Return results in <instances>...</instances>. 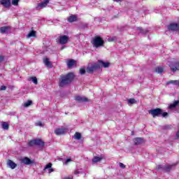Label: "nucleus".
I'll list each match as a JSON object with an SVG mask.
<instances>
[{
  "label": "nucleus",
  "mask_w": 179,
  "mask_h": 179,
  "mask_svg": "<svg viewBox=\"0 0 179 179\" xmlns=\"http://www.w3.org/2000/svg\"><path fill=\"white\" fill-rule=\"evenodd\" d=\"M74 77L75 76L72 73H69L65 76H61L60 79L59 80V87H65V86H68V85H69L73 80Z\"/></svg>",
  "instance_id": "1"
},
{
  "label": "nucleus",
  "mask_w": 179,
  "mask_h": 179,
  "mask_svg": "<svg viewBox=\"0 0 179 179\" xmlns=\"http://www.w3.org/2000/svg\"><path fill=\"white\" fill-rule=\"evenodd\" d=\"M148 113L149 114H151V115H152L153 118H156V117H160V115H162L164 117H167V115H169V113L167 112H163V110L159 108L150 110Z\"/></svg>",
  "instance_id": "2"
},
{
  "label": "nucleus",
  "mask_w": 179,
  "mask_h": 179,
  "mask_svg": "<svg viewBox=\"0 0 179 179\" xmlns=\"http://www.w3.org/2000/svg\"><path fill=\"white\" fill-rule=\"evenodd\" d=\"M92 44L95 48H99L104 45V41L103 38H101V37L96 36L92 41Z\"/></svg>",
  "instance_id": "3"
},
{
  "label": "nucleus",
  "mask_w": 179,
  "mask_h": 179,
  "mask_svg": "<svg viewBox=\"0 0 179 179\" xmlns=\"http://www.w3.org/2000/svg\"><path fill=\"white\" fill-rule=\"evenodd\" d=\"M38 146L39 148H44V142L41 139H34L29 142V146Z\"/></svg>",
  "instance_id": "4"
},
{
  "label": "nucleus",
  "mask_w": 179,
  "mask_h": 179,
  "mask_svg": "<svg viewBox=\"0 0 179 179\" xmlns=\"http://www.w3.org/2000/svg\"><path fill=\"white\" fill-rule=\"evenodd\" d=\"M168 65L172 72L179 71V62H169Z\"/></svg>",
  "instance_id": "5"
},
{
  "label": "nucleus",
  "mask_w": 179,
  "mask_h": 179,
  "mask_svg": "<svg viewBox=\"0 0 179 179\" xmlns=\"http://www.w3.org/2000/svg\"><path fill=\"white\" fill-rule=\"evenodd\" d=\"M100 64L97 63H94V64L91 66H88L86 69V72L87 73H93L96 69H100Z\"/></svg>",
  "instance_id": "6"
},
{
  "label": "nucleus",
  "mask_w": 179,
  "mask_h": 179,
  "mask_svg": "<svg viewBox=\"0 0 179 179\" xmlns=\"http://www.w3.org/2000/svg\"><path fill=\"white\" fill-rule=\"evenodd\" d=\"M22 164H26V166H30V164H34V160L30 159L27 157H24L20 159Z\"/></svg>",
  "instance_id": "7"
},
{
  "label": "nucleus",
  "mask_w": 179,
  "mask_h": 179,
  "mask_svg": "<svg viewBox=\"0 0 179 179\" xmlns=\"http://www.w3.org/2000/svg\"><path fill=\"white\" fill-rule=\"evenodd\" d=\"M69 40V36L66 35H62L59 36L58 37V43L59 44H61L62 45H64V44H66Z\"/></svg>",
  "instance_id": "8"
},
{
  "label": "nucleus",
  "mask_w": 179,
  "mask_h": 179,
  "mask_svg": "<svg viewBox=\"0 0 179 179\" xmlns=\"http://www.w3.org/2000/svg\"><path fill=\"white\" fill-rule=\"evenodd\" d=\"M168 30L170 31H178L179 27L177 23H171L168 26Z\"/></svg>",
  "instance_id": "9"
},
{
  "label": "nucleus",
  "mask_w": 179,
  "mask_h": 179,
  "mask_svg": "<svg viewBox=\"0 0 179 179\" xmlns=\"http://www.w3.org/2000/svg\"><path fill=\"white\" fill-rule=\"evenodd\" d=\"M50 3V0H44L43 2L41 3H38V6H36V9L38 10H40V9H44L47 5Z\"/></svg>",
  "instance_id": "10"
},
{
  "label": "nucleus",
  "mask_w": 179,
  "mask_h": 179,
  "mask_svg": "<svg viewBox=\"0 0 179 179\" xmlns=\"http://www.w3.org/2000/svg\"><path fill=\"white\" fill-rule=\"evenodd\" d=\"M75 100L78 103H85L86 101H89V99L82 96H76L75 97Z\"/></svg>",
  "instance_id": "11"
},
{
  "label": "nucleus",
  "mask_w": 179,
  "mask_h": 179,
  "mask_svg": "<svg viewBox=\"0 0 179 179\" xmlns=\"http://www.w3.org/2000/svg\"><path fill=\"white\" fill-rule=\"evenodd\" d=\"M0 4L4 8H10V0H0Z\"/></svg>",
  "instance_id": "12"
},
{
  "label": "nucleus",
  "mask_w": 179,
  "mask_h": 179,
  "mask_svg": "<svg viewBox=\"0 0 179 179\" xmlns=\"http://www.w3.org/2000/svg\"><path fill=\"white\" fill-rule=\"evenodd\" d=\"M96 64L101 66L100 68H108L110 66L109 62H104L103 60H99Z\"/></svg>",
  "instance_id": "13"
},
{
  "label": "nucleus",
  "mask_w": 179,
  "mask_h": 179,
  "mask_svg": "<svg viewBox=\"0 0 179 179\" xmlns=\"http://www.w3.org/2000/svg\"><path fill=\"white\" fill-rule=\"evenodd\" d=\"M7 166H8V167L10 169H12V170L16 169V167L17 166V164H16V163L13 162V161L8 159V162H7Z\"/></svg>",
  "instance_id": "14"
},
{
  "label": "nucleus",
  "mask_w": 179,
  "mask_h": 179,
  "mask_svg": "<svg viewBox=\"0 0 179 179\" xmlns=\"http://www.w3.org/2000/svg\"><path fill=\"white\" fill-rule=\"evenodd\" d=\"M65 132H66V129L65 128L56 129L55 131V134H56V135H64Z\"/></svg>",
  "instance_id": "15"
},
{
  "label": "nucleus",
  "mask_w": 179,
  "mask_h": 179,
  "mask_svg": "<svg viewBox=\"0 0 179 179\" xmlns=\"http://www.w3.org/2000/svg\"><path fill=\"white\" fill-rule=\"evenodd\" d=\"M174 167H176L175 164L172 165L166 164L164 166V168H163V171H171Z\"/></svg>",
  "instance_id": "16"
},
{
  "label": "nucleus",
  "mask_w": 179,
  "mask_h": 179,
  "mask_svg": "<svg viewBox=\"0 0 179 179\" xmlns=\"http://www.w3.org/2000/svg\"><path fill=\"white\" fill-rule=\"evenodd\" d=\"M134 145H141L143 143V138H136L134 140Z\"/></svg>",
  "instance_id": "17"
},
{
  "label": "nucleus",
  "mask_w": 179,
  "mask_h": 179,
  "mask_svg": "<svg viewBox=\"0 0 179 179\" xmlns=\"http://www.w3.org/2000/svg\"><path fill=\"white\" fill-rule=\"evenodd\" d=\"M51 167H52V164L49 163L45 166L44 170H48L49 173H52V171H54V169H52Z\"/></svg>",
  "instance_id": "18"
},
{
  "label": "nucleus",
  "mask_w": 179,
  "mask_h": 179,
  "mask_svg": "<svg viewBox=\"0 0 179 179\" xmlns=\"http://www.w3.org/2000/svg\"><path fill=\"white\" fill-rule=\"evenodd\" d=\"M77 20H78V17H76V15H71L68 18V22H69L70 23H72L73 22H76Z\"/></svg>",
  "instance_id": "19"
},
{
  "label": "nucleus",
  "mask_w": 179,
  "mask_h": 179,
  "mask_svg": "<svg viewBox=\"0 0 179 179\" xmlns=\"http://www.w3.org/2000/svg\"><path fill=\"white\" fill-rule=\"evenodd\" d=\"M179 104V101H175L173 103H171L169 105V108L171 110H173V108H176V107H177Z\"/></svg>",
  "instance_id": "20"
},
{
  "label": "nucleus",
  "mask_w": 179,
  "mask_h": 179,
  "mask_svg": "<svg viewBox=\"0 0 179 179\" xmlns=\"http://www.w3.org/2000/svg\"><path fill=\"white\" fill-rule=\"evenodd\" d=\"M101 160H103L102 157H94L92 159V163L94 164L99 163V162H101Z\"/></svg>",
  "instance_id": "21"
},
{
  "label": "nucleus",
  "mask_w": 179,
  "mask_h": 179,
  "mask_svg": "<svg viewBox=\"0 0 179 179\" xmlns=\"http://www.w3.org/2000/svg\"><path fill=\"white\" fill-rule=\"evenodd\" d=\"M1 127H2L3 129H6V131H8V129H9V124L6 122H3L1 123Z\"/></svg>",
  "instance_id": "22"
},
{
  "label": "nucleus",
  "mask_w": 179,
  "mask_h": 179,
  "mask_svg": "<svg viewBox=\"0 0 179 179\" xmlns=\"http://www.w3.org/2000/svg\"><path fill=\"white\" fill-rule=\"evenodd\" d=\"M27 38H30V37H36V31H31L27 35Z\"/></svg>",
  "instance_id": "23"
},
{
  "label": "nucleus",
  "mask_w": 179,
  "mask_h": 179,
  "mask_svg": "<svg viewBox=\"0 0 179 179\" xmlns=\"http://www.w3.org/2000/svg\"><path fill=\"white\" fill-rule=\"evenodd\" d=\"M43 63L45 64V65H46V66H50L51 67V62H50V59L48 58H45L43 59Z\"/></svg>",
  "instance_id": "24"
},
{
  "label": "nucleus",
  "mask_w": 179,
  "mask_h": 179,
  "mask_svg": "<svg viewBox=\"0 0 179 179\" xmlns=\"http://www.w3.org/2000/svg\"><path fill=\"white\" fill-rule=\"evenodd\" d=\"M137 30H138L141 34H147L149 31L148 29H142L141 27H137Z\"/></svg>",
  "instance_id": "25"
},
{
  "label": "nucleus",
  "mask_w": 179,
  "mask_h": 179,
  "mask_svg": "<svg viewBox=\"0 0 179 179\" xmlns=\"http://www.w3.org/2000/svg\"><path fill=\"white\" fill-rule=\"evenodd\" d=\"M73 65H75V60L71 59L67 62V66L69 68H72Z\"/></svg>",
  "instance_id": "26"
},
{
  "label": "nucleus",
  "mask_w": 179,
  "mask_h": 179,
  "mask_svg": "<svg viewBox=\"0 0 179 179\" xmlns=\"http://www.w3.org/2000/svg\"><path fill=\"white\" fill-rule=\"evenodd\" d=\"M8 29H9V27H2L0 28V31L1 33H6Z\"/></svg>",
  "instance_id": "27"
},
{
  "label": "nucleus",
  "mask_w": 179,
  "mask_h": 179,
  "mask_svg": "<svg viewBox=\"0 0 179 179\" xmlns=\"http://www.w3.org/2000/svg\"><path fill=\"white\" fill-rule=\"evenodd\" d=\"M29 80H31L34 85H37L38 82L37 81V78L36 77H30L29 78Z\"/></svg>",
  "instance_id": "28"
},
{
  "label": "nucleus",
  "mask_w": 179,
  "mask_h": 179,
  "mask_svg": "<svg viewBox=\"0 0 179 179\" xmlns=\"http://www.w3.org/2000/svg\"><path fill=\"white\" fill-rule=\"evenodd\" d=\"M73 138H74L75 139H78V140L79 141V139H80V138H82V135H81L80 133H79V132H76V134H75Z\"/></svg>",
  "instance_id": "29"
},
{
  "label": "nucleus",
  "mask_w": 179,
  "mask_h": 179,
  "mask_svg": "<svg viewBox=\"0 0 179 179\" xmlns=\"http://www.w3.org/2000/svg\"><path fill=\"white\" fill-rule=\"evenodd\" d=\"M155 71H156V72H157V73H163L164 69H163V67L159 66V67H157V68L156 69Z\"/></svg>",
  "instance_id": "30"
},
{
  "label": "nucleus",
  "mask_w": 179,
  "mask_h": 179,
  "mask_svg": "<svg viewBox=\"0 0 179 179\" xmlns=\"http://www.w3.org/2000/svg\"><path fill=\"white\" fill-rule=\"evenodd\" d=\"M179 80H170L167 83L168 85H178V86Z\"/></svg>",
  "instance_id": "31"
},
{
  "label": "nucleus",
  "mask_w": 179,
  "mask_h": 179,
  "mask_svg": "<svg viewBox=\"0 0 179 179\" xmlns=\"http://www.w3.org/2000/svg\"><path fill=\"white\" fill-rule=\"evenodd\" d=\"M127 103L128 104H135V103H136V101L135 100V99H130L128 100Z\"/></svg>",
  "instance_id": "32"
},
{
  "label": "nucleus",
  "mask_w": 179,
  "mask_h": 179,
  "mask_svg": "<svg viewBox=\"0 0 179 179\" xmlns=\"http://www.w3.org/2000/svg\"><path fill=\"white\" fill-rule=\"evenodd\" d=\"M80 75H85L86 73V69L85 67H83L80 69Z\"/></svg>",
  "instance_id": "33"
},
{
  "label": "nucleus",
  "mask_w": 179,
  "mask_h": 179,
  "mask_svg": "<svg viewBox=\"0 0 179 179\" xmlns=\"http://www.w3.org/2000/svg\"><path fill=\"white\" fill-rule=\"evenodd\" d=\"M31 101H27L24 103V107H29V106H31Z\"/></svg>",
  "instance_id": "34"
},
{
  "label": "nucleus",
  "mask_w": 179,
  "mask_h": 179,
  "mask_svg": "<svg viewBox=\"0 0 179 179\" xmlns=\"http://www.w3.org/2000/svg\"><path fill=\"white\" fill-rule=\"evenodd\" d=\"M11 3L15 6H17V4L19 3V0H12Z\"/></svg>",
  "instance_id": "35"
},
{
  "label": "nucleus",
  "mask_w": 179,
  "mask_h": 179,
  "mask_svg": "<svg viewBox=\"0 0 179 179\" xmlns=\"http://www.w3.org/2000/svg\"><path fill=\"white\" fill-rule=\"evenodd\" d=\"M163 169H164V166H162V165H158L157 166V170H158V171H163Z\"/></svg>",
  "instance_id": "36"
},
{
  "label": "nucleus",
  "mask_w": 179,
  "mask_h": 179,
  "mask_svg": "<svg viewBox=\"0 0 179 179\" xmlns=\"http://www.w3.org/2000/svg\"><path fill=\"white\" fill-rule=\"evenodd\" d=\"M117 41V37H115V36H113V37H112V38H108V41Z\"/></svg>",
  "instance_id": "37"
},
{
  "label": "nucleus",
  "mask_w": 179,
  "mask_h": 179,
  "mask_svg": "<svg viewBox=\"0 0 179 179\" xmlns=\"http://www.w3.org/2000/svg\"><path fill=\"white\" fill-rule=\"evenodd\" d=\"M72 162L71 159H67L66 160L63 162V164H68V163Z\"/></svg>",
  "instance_id": "38"
},
{
  "label": "nucleus",
  "mask_w": 179,
  "mask_h": 179,
  "mask_svg": "<svg viewBox=\"0 0 179 179\" xmlns=\"http://www.w3.org/2000/svg\"><path fill=\"white\" fill-rule=\"evenodd\" d=\"M36 127H43V123L41 122H38L36 123Z\"/></svg>",
  "instance_id": "39"
},
{
  "label": "nucleus",
  "mask_w": 179,
  "mask_h": 179,
  "mask_svg": "<svg viewBox=\"0 0 179 179\" xmlns=\"http://www.w3.org/2000/svg\"><path fill=\"white\" fill-rule=\"evenodd\" d=\"M119 166L121 169H125L126 166L125 164H122V163H120Z\"/></svg>",
  "instance_id": "40"
},
{
  "label": "nucleus",
  "mask_w": 179,
  "mask_h": 179,
  "mask_svg": "<svg viewBox=\"0 0 179 179\" xmlns=\"http://www.w3.org/2000/svg\"><path fill=\"white\" fill-rule=\"evenodd\" d=\"M1 90H6V87L5 85L1 86Z\"/></svg>",
  "instance_id": "41"
},
{
  "label": "nucleus",
  "mask_w": 179,
  "mask_h": 179,
  "mask_svg": "<svg viewBox=\"0 0 179 179\" xmlns=\"http://www.w3.org/2000/svg\"><path fill=\"white\" fill-rule=\"evenodd\" d=\"M3 61V57L0 56V62H2Z\"/></svg>",
  "instance_id": "42"
},
{
  "label": "nucleus",
  "mask_w": 179,
  "mask_h": 179,
  "mask_svg": "<svg viewBox=\"0 0 179 179\" xmlns=\"http://www.w3.org/2000/svg\"><path fill=\"white\" fill-rule=\"evenodd\" d=\"M115 2H122V0H113Z\"/></svg>",
  "instance_id": "43"
},
{
  "label": "nucleus",
  "mask_w": 179,
  "mask_h": 179,
  "mask_svg": "<svg viewBox=\"0 0 179 179\" xmlns=\"http://www.w3.org/2000/svg\"><path fill=\"white\" fill-rule=\"evenodd\" d=\"M176 137L179 138V130L178 131V132L176 133Z\"/></svg>",
  "instance_id": "44"
},
{
  "label": "nucleus",
  "mask_w": 179,
  "mask_h": 179,
  "mask_svg": "<svg viewBox=\"0 0 179 179\" xmlns=\"http://www.w3.org/2000/svg\"><path fill=\"white\" fill-rule=\"evenodd\" d=\"M79 173H80L79 171H75L74 174H79Z\"/></svg>",
  "instance_id": "45"
},
{
  "label": "nucleus",
  "mask_w": 179,
  "mask_h": 179,
  "mask_svg": "<svg viewBox=\"0 0 179 179\" xmlns=\"http://www.w3.org/2000/svg\"><path fill=\"white\" fill-rule=\"evenodd\" d=\"M178 86H179V83H178Z\"/></svg>",
  "instance_id": "46"
}]
</instances>
